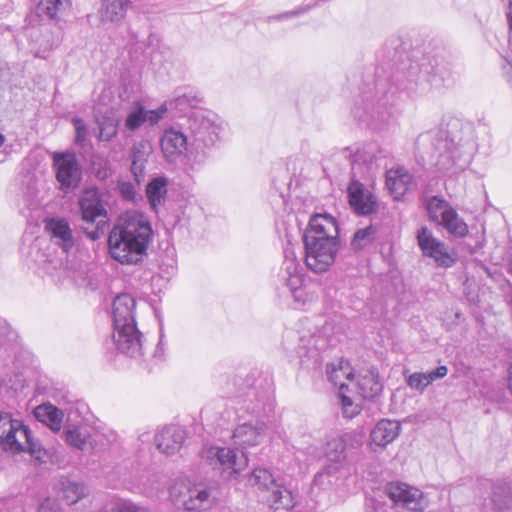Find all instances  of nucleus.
<instances>
[{"label":"nucleus","instance_id":"nucleus-16","mask_svg":"<svg viewBox=\"0 0 512 512\" xmlns=\"http://www.w3.org/2000/svg\"><path fill=\"white\" fill-rule=\"evenodd\" d=\"M160 146L164 158L170 163H175L187 151V135L175 127H169L161 136Z\"/></svg>","mask_w":512,"mask_h":512},{"label":"nucleus","instance_id":"nucleus-40","mask_svg":"<svg viewBox=\"0 0 512 512\" xmlns=\"http://www.w3.org/2000/svg\"><path fill=\"white\" fill-rule=\"evenodd\" d=\"M373 233L374 229L372 226H368L356 231L351 241V246L353 249L360 250L371 243Z\"/></svg>","mask_w":512,"mask_h":512},{"label":"nucleus","instance_id":"nucleus-35","mask_svg":"<svg viewBox=\"0 0 512 512\" xmlns=\"http://www.w3.org/2000/svg\"><path fill=\"white\" fill-rule=\"evenodd\" d=\"M449 233L457 237H465L468 234V226L459 217L455 209L440 223Z\"/></svg>","mask_w":512,"mask_h":512},{"label":"nucleus","instance_id":"nucleus-13","mask_svg":"<svg viewBox=\"0 0 512 512\" xmlns=\"http://www.w3.org/2000/svg\"><path fill=\"white\" fill-rule=\"evenodd\" d=\"M389 498L397 505L414 512L422 511L426 507L423 493L414 487L404 483H390L386 487Z\"/></svg>","mask_w":512,"mask_h":512},{"label":"nucleus","instance_id":"nucleus-19","mask_svg":"<svg viewBox=\"0 0 512 512\" xmlns=\"http://www.w3.org/2000/svg\"><path fill=\"white\" fill-rule=\"evenodd\" d=\"M386 185L395 200H400L414 185L412 174L404 167L390 169L386 173Z\"/></svg>","mask_w":512,"mask_h":512},{"label":"nucleus","instance_id":"nucleus-4","mask_svg":"<svg viewBox=\"0 0 512 512\" xmlns=\"http://www.w3.org/2000/svg\"><path fill=\"white\" fill-rule=\"evenodd\" d=\"M187 129L194 141L200 146L212 147L218 140L222 131L221 122L217 115L205 110H196L189 113L186 119Z\"/></svg>","mask_w":512,"mask_h":512},{"label":"nucleus","instance_id":"nucleus-60","mask_svg":"<svg viewBox=\"0 0 512 512\" xmlns=\"http://www.w3.org/2000/svg\"><path fill=\"white\" fill-rule=\"evenodd\" d=\"M445 147H447V150L449 149L448 147V144H445ZM455 146L453 145V147H450V149H453Z\"/></svg>","mask_w":512,"mask_h":512},{"label":"nucleus","instance_id":"nucleus-31","mask_svg":"<svg viewBox=\"0 0 512 512\" xmlns=\"http://www.w3.org/2000/svg\"><path fill=\"white\" fill-rule=\"evenodd\" d=\"M64 439L68 445L78 450H85L90 434L77 425L68 426L64 431Z\"/></svg>","mask_w":512,"mask_h":512},{"label":"nucleus","instance_id":"nucleus-2","mask_svg":"<svg viewBox=\"0 0 512 512\" xmlns=\"http://www.w3.org/2000/svg\"><path fill=\"white\" fill-rule=\"evenodd\" d=\"M136 300L128 293L115 297L113 301V341L117 349L138 359L144 354L143 334L137 328L135 320Z\"/></svg>","mask_w":512,"mask_h":512},{"label":"nucleus","instance_id":"nucleus-39","mask_svg":"<svg viewBox=\"0 0 512 512\" xmlns=\"http://www.w3.org/2000/svg\"><path fill=\"white\" fill-rule=\"evenodd\" d=\"M293 296V299L299 305H305L314 301L317 298V293L311 290L308 286L301 284V286L295 289H289Z\"/></svg>","mask_w":512,"mask_h":512},{"label":"nucleus","instance_id":"nucleus-49","mask_svg":"<svg viewBox=\"0 0 512 512\" xmlns=\"http://www.w3.org/2000/svg\"><path fill=\"white\" fill-rule=\"evenodd\" d=\"M37 512H60V510L50 499H46L38 506Z\"/></svg>","mask_w":512,"mask_h":512},{"label":"nucleus","instance_id":"nucleus-58","mask_svg":"<svg viewBox=\"0 0 512 512\" xmlns=\"http://www.w3.org/2000/svg\"><path fill=\"white\" fill-rule=\"evenodd\" d=\"M248 395H249V396H253V397H255V396H256V394H255L254 389H250V390H249V392H248Z\"/></svg>","mask_w":512,"mask_h":512},{"label":"nucleus","instance_id":"nucleus-37","mask_svg":"<svg viewBox=\"0 0 512 512\" xmlns=\"http://www.w3.org/2000/svg\"><path fill=\"white\" fill-rule=\"evenodd\" d=\"M346 443L343 438H335L327 443L326 457L329 461L340 463L346 458Z\"/></svg>","mask_w":512,"mask_h":512},{"label":"nucleus","instance_id":"nucleus-33","mask_svg":"<svg viewBox=\"0 0 512 512\" xmlns=\"http://www.w3.org/2000/svg\"><path fill=\"white\" fill-rule=\"evenodd\" d=\"M356 386L359 394L364 399L374 398L382 390L381 383L372 372L362 376L356 383Z\"/></svg>","mask_w":512,"mask_h":512},{"label":"nucleus","instance_id":"nucleus-18","mask_svg":"<svg viewBox=\"0 0 512 512\" xmlns=\"http://www.w3.org/2000/svg\"><path fill=\"white\" fill-rule=\"evenodd\" d=\"M481 485L490 490V502L495 510L502 511L512 505V481L485 480Z\"/></svg>","mask_w":512,"mask_h":512},{"label":"nucleus","instance_id":"nucleus-54","mask_svg":"<svg viewBox=\"0 0 512 512\" xmlns=\"http://www.w3.org/2000/svg\"><path fill=\"white\" fill-rule=\"evenodd\" d=\"M87 235L91 240H97L99 238V233L96 230L88 232Z\"/></svg>","mask_w":512,"mask_h":512},{"label":"nucleus","instance_id":"nucleus-51","mask_svg":"<svg viewBox=\"0 0 512 512\" xmlns=\"http://www.w3.org/2000/svg\"><path fill=\"white\" fill-rule=\"evenodd\" d=\"M329 477H330V468L317 473L314 478V483L316 485H323L325 483V481L328 480Z\"/></svg>","mask_w":512,"mask_h":512},{"label":"nucleus","instance_id":"nucleus-11","mask_svg":"<svg viewBox=\"0 0 512 512\" xmlns=\"http://www.w3.org/2000/svg\"><path fill=\"white\" fill-rule=\"evenodd\" d=\"M78 205L83 222L99 225L106 221L107 211L97 188L85 189L78 199Z\"/></svg>","mask_w":512,"mask_h":512},{"label":"nucleus","instance_id":"nucleus-27","mask_svg":"<svg viewBox=\"0 0 512 512\" xmlns=\"http://www.w3.org/2000/svg\"><path fill=\"white\" fill-rule=\"evenodd\" d=\"M35 14L41 19L52 20L63 13L69 6L70 0H34Z\"/></svg>","mask_w":512,"mask_h":512},{"label":"nucleus","instance_id":"nucleus-6","mask_svg":"<svg viewBox=\"0 0 512 512\" xmlns=\"http://www.w3.org/2000/svg\"><path fill=\"white\" fill-rule=\"evenodd\" d=\"M249 483L268 494L266 500L275 510L281 508L287 510L294 506L291 491L278 483L267 469H254L249 477Z\"/></svg>","mask_w":512,"mask_h":512},{"label":"nucleus","instance_id":"nucleus-20","mask_svg":"<svg viewBox=\"0 0 512 512\" xmlns=\"http://www.w3.org/2000/svg\"><path fill=\"white\" fill-rule=\"evenodd\" d=\"M401 432V424L398 421L382 419L374 426L370 433V445L380 448L392 443Z\"/></svg>","mask_w":512,"mask_h":512},{"label":"nucleus","instance_id":"nucleus-8","mask_svg":"<svg viewBox=\"0 0 512 512\" xmlns=\"http://www.w3.org/2000/svg\"><path fill=\"white\" fill-rule=\"evenodd\" d=\"M306 266L316 274H321L333 265L338 254L339 241L303 240Z\"/></svg>","mask_w":512,"mask_h":512},{"label":"nucleus","instance_id":"nucleus-45","mask_svg":"<svg viewBox=\"0 0 512 512\" xmlns=\"http://www.w3.org/2000/svg\"><path fill=\"white\" fill-rule=\"evenodd\" d=\"M147 144L144 142H139L132 147L131 150V160L137 162H145L147 161L148 151Z\"/></svg>","mask_w":512,"mask_h":512},{"label":"nucleus","instance_id":"nucleus-7","mask_svg":"<svg viewBox=\"0 0 512 512\" xmlns=\"http://www.w3.org/2000/svg\"><path fill=\"white\" fill-rule=\"evenodd\" d=\"M52 168L55 173L59 189L69 193L77 188L82 179V168L75 153L70 151L53 152Z\"/></svg>","mask_w":512,"mask_h":512},{"label":"nucleus","instance_id":"nucleus-32","mask_svg":"<svg viewBox=\"0 0 512 512\" xmlns=\"http://www.w3.org/2000/svg\"><path fill=\"white\" fill-rule=\"evenodd\" d=\"M327 374L329 377V380L333 383L335 386H339L340 393L344 392V390H348L349 384L342 382V378H346L350 382H352V372L349 367L348 362L341 361L338 368L335 366H328L327 367Z\"/></svg>","mask_w":512,"mask_h":512},{"label":"nucleus","instance_id":"nucleus-26","mask_svg":"<svg viewBox=\"0 0 512 512\" xmlns=\"http://www.w3.org/2000/svg\"><path fill=\"white\" fill-rule=\"evenodd\" d=\"M33 414L37 421L48 426L52 431L58 432L61 429L63 412L52 404L37 406Z\"/></svg>","mask_w":512,"mask_h":512},{"label":"nucleus","instance_id":"nucleus-22","mask_svg":"<svg viewBox=\"0 0 512 512\" xmlns=\"http://www.w3.org/2000/svg\"><path fill=\"white\" fill-rule=\"evenodd\" d=\"M470 163V155L464 153L458 147L448 149L441 153L436 162L439 170L452 171L454 173L463 171Z\"/></svg>","mask_w":512,"mask_h":512},{"label":"nucleus","instance_id":"nucleus-30","mask_svg":"<svg viewBox=\"0 0 512 512\" xmlns=\"http://www.w3.org/2000/svg\"><path fill=\"white\" fill-rule=\"evenodd\" d=\"M129 0H105L103 3L102 19L104 21L119 22L125 16Z\"/></svg>","mask_w":512,"mask_h":512},{"label":"nucleus","instance_id":"nucleus-44","mask_svg":"<svg viewBox=\"0 0 512 512\" xmlns=\"http://www.w3.org/2000/svg\"><path fill=\"white\" fill-rule=\"evenodd\" d=\"M311 8H312V5H303L295 10L284 12V13H281L278 15H274V16L270 17L269 19L275 20V21L288 20L290 18L297 17L299 15L307 13Z\"/></svg>","mask_w":512,"mask_h":512},{"label":"nucleus","instance_id":"nucleus-9","mask_svg":"<svg viewBox=\"0 0 512 512\" xmlns=\"http://www.w3.org/2000/svg\"><path fill=\"white\" fill-rule=\"evenodd\" d=\"M417 241L423 255L433 259L437 266L450 268L456 263V256L449 247L436 238L427 227L418 230Z\"/></svg>","mask_w":512,"mask_h":512},{"label":"nucleus","instance_id":"nucleus-57","mask_svg":"<svg viewBox=\"0 0 512 512\" xmlns=\"http://www.w3.org/2000/svg\"><path fill=\"white\" fill-rule=\"evenodd\" d=\"M4 142H5V136L0 133V147L4 144Z\"/></svg>","mask_w":512,"mask_h":512},{"label":"nucleus","instance_id":"nucleus-38","mask_svg":"<svg viewBox=\"0 0 512 512\" xmlns=\"http://www.w3.org/2000/svg\"><path fill=\"white\" fill-rule=\"evenodd\" d=\"M145 108L137 104L126 116L124 127L125 130L134 132L145 123Z\"/></svg>","mask_w":512,"mask_h":512},{"label":"nucleus","instance_id":"nucleus-41","mask_svg":"<svg viewBox=\"0 0 512 512\" xmlns=\"http://www.w3.org/2000/svg\"><path fill=\"white\" fill-rule=\"evenodd\" d=\"M75 128V143L81 147L86 145L88 130L81 118L75 117L72 119Z\"/></svg>","mask_w":512,"mask_h":512},{"label":"nucleus","instance_id":"nucleus-46","mask_svg":"<svg viewBox=\"0 0 512 512\" xmlns=\"http://www.w3.org/2000/svg\"><path fill=\"white\" fill-rule=\"evenodd\" d=\"M167 112L166 105L160 106L158 109L155 110H146L145 109V121H148L151 125H154L158 123L165 113Z\"/></svg>","mask_w":512,"mask_h":512},{"label":"nucleus","instance_id":"nucleus-53","mask_svg":"<svg viewBox=\"0 0 512 512\" xmlns=\"http://www.w3.org/2000/svg\"><path fill=\"white\" fill-rule=\"evenodd\" d=\"M508 389L512 393V364L510 365L508 369Z\"/></svg>","mask_w":512,"mask_h":512},{"label":"nucleus","instance_id":"nucleus-17","mask_svg":"<svg viewBox=\"0 0 512 512\" xmlns=\"http://www.w3.org/2000/svg\"><path fill=\"white\" fill-rule=\"evenodd\" d=\"M186 437L185 430L179 426L164 427L154 437L156 447L168 456L175 455L181 449Z\"/></svg>","mask_w":512,"mask_h":512},{"label":"nucleus","instance_id":"nucleus-1","mask_svg":"<svg viewBox=\"0 0 512 512\" xmlns=\"http://www.w3.org/2000/svg\"><path fill=\"white\" fill-rule=\"evenodd\" d=\"M153 230L146 217L136 211L121 215L108 234L109 254L123 265H136L146 255Z\"/></svg>","mask_w":512,"mask_h":512},{"label":"nucleus","instance_id":"nucleus-21","mask_svg":"<svg viewBox=\"0 0 512 512\" xmlns=\"http://www.w3.org/2000/svg\"><path fill=\"white\" fill-rule=\"evenodd\" d=\"M18 334L0 317V361H8L19 351Z\"/></svg>","mask_w":512,"mask_h":512},{"label":"nucleus","instance_id":"nucleus-25","mask_svg":"<svg viewBox=\"0 0 512 512\" xmlns=\"http://www.w3.org/2000/svg\"><path fill=\"white\" fill-rule=\"evenodd\" d=\"M447 373L448 368L444 365L439 366L428 373L415 372L409 375L407 378V384L411 389L422 393L431 383L444 378Z\"/></svg>","mask_w":512,"mask_h":512},{"label":"nucleus","instance_id":"nucleus-29","mask_svg":"<svg viewBox=\"0 0 512 512\" xmlns=\"http://www.w3.org/2000/svg\"><path fill=\"white\" fill-rule=\"evenodd\" d=\"M453 209L454 208L446 200L438 196H432L426 203L429 218L439 225Z\"/></svg>","mask_w":512,"mask_h":512},{"label":"nucleus","instance_id":"nucleus-43","mask_svg":"<svg viewBox=\"0 0 512 512\" xmlns=\"http://www.w3.org/2000/svg\"><path fill=\"white\" fill-rule=\"evenodd\" d=\"M111 512H146V510L129 500H119L114 504Z\"/></svg>","mask_w":512,"mask_h":512},{"label":"nucleus","instance_id":"nucleus-34","mask_svg":"<svg viewBox=\"0 0 512 512\" xmlns=\"http://www.w3.org/2000/svg\"><path fill=\"white\" fill-rule=\"evenodd\" d=\"M166 192V180L164 178L158 177L148 183L146 188V195L151 207L154 210H156V208L162 203Z\"/></svg>","mask_w":512,"mask_h":512},{"label":"nucleus","instance_id":"nucleus-3","mask_svg":"<svg viewBox=\"0 0 512 512\" xmlns=\"http://www.w3.org/2000/svg\"><path fill=\"white\" fill-rule=\"evenodd\" d=\"M0 446L13 453H35L39 448L28 427L3 410H0Z\"/></svg>","mask_w":512,"mask_h":512},{"label":"nucleus","instance_id":"nucleus-47","mask_svg":"<svg viewBox=\"0 0 512 512\" xmlns=\"http://www.w3.org/2000/svg\"><path fill=\"white\" fill-rule=\"evenodd\" d=\"M145 162L132 161L131 172L134 176L135 181L140 184L144 179Z\"/></svg>","mask_w":512,"mask_h":512},{"label":"nucleus","instance_id":"nucleus-15","mask_svg":"<svg viewBox=\"0 0 512 512\" xmlns=\"http://www.w3.org/2000/svg\"><path fill=\"white\" fill-rule=\"evenodd\" d=\"M267 425L264 421L245 422L238 425L232 434L235 446L241 449L259 445L265 438Z\"/></svg>","mask_w":512,"mask_h":512},{"label":"nucleus","instance_id":"nucleus-28","mask_svg":"<svg viewBox=\"0 0 512 512\" xmlns=\"http://www.w3.org/2000/svg\"><path fill=\"white\" fill-rule=\"evenodd\" d=\"M60 493L68 505L77 503L87 495L86 487L75 480L63 478L60 481Z\"/></svg>","mask_w":512,"mask_h":512},{"label":"nucleus","instance_id":"nucleus-12","mask_svg":"<svg viewBox=\"0 0 512 512\" xmlns=\"http://www.w3.org/2000/svg\"><path fill=\"white\" fill-rule=\"evenodd\" d=\"M348 202L358 215H370L378 210L376 196L354 177L347 187Z\"/></svg>","mask_w":512,"mask_h":512},{"label":"nucleus","instance_id":"nucleus-42","mask_svg":"<svg viewBox=\"0 0 512 512\" xmlns=\"http://www.w3.org/2000/svg\"><path fill=\"white\" fill-rule=\"evenodd\" d=\"M341 405L343 415L346 418H353L360 413V406L355 404L352 399L344 394V392L340 393Z\"/></svg>","mask_w":512,"mask_h":512},{"label":"nucleus","instance_id":"nucleus-14","mask_svg":"<svg viewBox=\"0 0 512 512\" xmlns=\"http://www.w3.org/2000/svg\"><path fill=\"white\" fill-rule=\"evenodd\" d=\"M339 228L336 219L328 213L315 214L310 218L304 231L303 240L339 241Z\"/></svg>","mask_w":512,"mask_h":512},{"label":"nucleus","instance_id":"nucleus-24","mask_svg":"<svg viewBox=\"0 0 512 512\" xmlns=\"http://www.w3.org/2000/svg\"><path fill=\"white\" fill-rule=\"evenodd\" d=\"M279 280L288 290L301 286L303 275L301 267L295 258L286 256L279 273Z\"/></svg>","mask_w":512,"mask_h":512},{"label":"nucleus","instance_id":"nucleus-36","mask_svg":"<svg viewBox=\"0 0 512 512\" xmlns=\"http://www.w3.org/2000/svg\"><path fill=\"white\" fill-rule=\"evenodd\" d=\"M100 141L112 140L118 132L119 120L113 116L105 115L97 120Z\"/></svg>","mask_w":512,"mask_h":512},{"label":"nucleus","instance_id":"nucleus-52","mask_svg":"<svg viewBox=\"0 0 512 512\" xmlns=\"http://www.w3.org/2000/svg\"><path fill=\"white\" fill-rule=\"evenodd\" d=\"M188 103H189V98L186 95L179 96L178 98L175 99L176 107L184 106V105H186Z\"/></svg>","mask_w":512,"mask_h":512},{"label":"nucleus","instance_id":"nucleus-48","mask_svg":"<svg viewBox=\"0 0 512 512\" xmlns=\"http://www.w3.org/2000/svg\"><path fill=\"white\" fill-rule=\"evenodd\" d=\"M313 342V347L317 350L324 349L328 341L321 336V333L313 334L310 339Z\"/></svg>","mask_w":512,"mask_h":512},{"label":"nucleus","instance_id":"nucleus-50","mask_svg":"<svg viewBox=\"0 0 512 512\" xmlns=\"http://www.w3.org/2000/svg\"><path fill=\"white\" fill-rule=\"evenodd\" d=\"M120 192L126 199H133L135 196L134 187L128 183H122L120 186Z\"/></svg>","mask_w":512,"mask_h":512},{"label":"nucleus","instance_id":"nucleus-23","mask_svg":"<svg viewBox=\"0 0 512 512\" xmlns=\"http://www.w3.org/2000/svg\"><path fill=\"white\" fill-rule=\"evenodd\" d=\"M55 244L59 245L64 252H68L74 245V238L69 223L65 219L53 218L46 224Z\"/></svg>","mask_w":512,"mask_h":512},{"label":"nucleus","instance_id":"nucleus-10","mask_svg":"<svg viewBox=\"0 0 512 512\" xmlns=\"http://www.w3.org/2000/svg\"><path fill=\"white\" fill-rule=\"evenodd\" d=\"M170 496L176 506L189 511L208 509L212 505L210 493L200 486L175 484L170 489Z\"/></svg>","mask_w":512,"mask_h":512},{"label":"nucleus","instance_id":"nucleus-59","mask_svg":"<svg viewBox=\"0 0 512 512\" xmlns=\"http://www.w3.org/2000/svg\"><path fill=\"white\" fill-rule=\"evenodd\" d=\"M329 328H330V327H329V326H327V325L323 326V330H325V331L329 330Z\"/></svg>","mask_w":512,"mask_h":512},{"label":"nucleus","instance_id":"nucleus-55","mask_svg":"<svg viewBox=\"0 0 512 512\" xmlns=\"http://www.w3.org/2000/svg\"><path fill=\"white\" fill-rule=\"evenodd\" d=\"M380 158H381V156L376 155V154L374 153L373 148L371 147V156H370V161H371V163H372L373 161L377 162V161H378V159H380Z\"/></svg>","mask_w":512,"mask_h":512},{"label":"nucleus","instance_id":"nucleus-56","mask_svg":"<svg viewBox=\"0 0 512 512\" xmlns=\"http://www.w3.org/2000/svg\"><path fill=\"white\" fill-rule=\"evenodd\" d=\"M248 409H251L252 413H257L259 411L258 405H253L252 407L248 406Z\"/></svg>","mask_w":512,"mask_h":512},{"label":"nucleus","instance_id":"nucleus-5","mask_svg":"<svg viewBox=\"0 0 512 512\" xmlns=\"http://www.w3.org/2000/svg\"><path fill=\"white\" fill-rule=\"evenodd\" d=\"M202 459L218 470L225 479H230L242 470L248 464V458L244 451L239 454L231 448L223 447H205L201 452Z\"/></svg>","mask_w":512,"mask_h":512}]
</instances>
